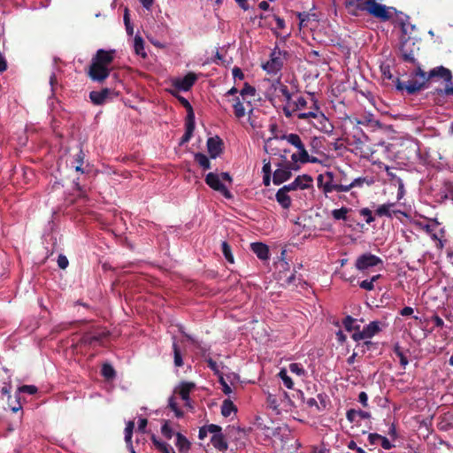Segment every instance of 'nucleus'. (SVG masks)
Instances as JSON below:
<instances>
[{"instance_id":"1","label":"nucleus","mask_w":453,"mask_h":453,"mask_svg":"<svg viewBox=\"0 0 453 453\" xmlns=\"http://www.w3.org/2000/svg\"><path fill=\"white\" fill-rule=\"evenodd\" d=\"M318 187L321 188L323 193L327 194L335 192H348L349 180L342 173H334L327 171L321 173L317 178Z\"/></svg>"},{"instance_id":"2","label":"nucleus","mask_w":453,"mask_h":453,"mask_svg":"<svg viewBox=\"0 0 453 453\" xmlns=\"http://www.w3.org/2000/svg\"><path fill=\"white\" fill-rule=\"evenodd\" d=\"M369 15L377 19L380 22H393L395 15H398V10L394 6H387L374 0L370 8Z\"/></svg>"},{"instance_id":"3","label":"nucleus","mask_w":453,"mask_h":453,"mask_svg":"<svg viewBox=\"0 0 453 453\" xmlns=\"http://www.w3.org/2000/svg\"><path fill=\"white\" fill-rule=\"evenodd\" d=\"M287 55V51H282L276 46L270 54V59L262 65V68L268 74H276L282 69Z\"/></svg>"},{"instance_id":"4","label":"nucleus","mask_w":453,"mask_h":453,"mask_svg":"<svg viewBox=\"0 0 453 453\" xmlns=\"http://www.w3.org/2000/svg\"><path fill=\"white\" fill-rule=\"evenodd\" d=\"M378 265H383V261L380 257L372 254V253H364L360 255L355 263V266L359 271H365L372 267H375Z\"/></svg>"},{"instance_id":"5","label":"nucleus","mask_w":453,"mask_h":453,"mask_svg":"<svg viewBox=\"0 0 453 453\" xmlns=\"http://www.w3.org/2000/svg\"><path fill=\"white\" fill-rule=\"evenodd\" d=\"M205 183L213 190L219 192L226 199H232V193L226 188V187L221 182L219 174L214 173H209L205 176Z\"/></svg>"},{"instance_id":"6","label":"nucleus","mask_w":453,"mask_h":453,"mask_svg":"<svg viewBox=\"0 0 453 453\" xmlns=\"http://www.w3.org/2000/svg\"><path fill=\"white\" fill-rule=\"evenodd\" d=\"M373 1L374 0H346L345 5L350 15L357 17L359 12H365L369 14Z\"/></svg>"},{"instance_id":"7","label":"nucleus","mask_w":453,"mask_h":453,"mask_svg":"<svg viewBox=\"0 0 453 453\" xmlns=\"http://www.w3.org/2000/svg\"><path fill=\"white\" fill-rule=\"evenodd\" d=\"M119 96V93L114 90L104 88L100 91H91L89 93V98L91 102L96 105L104 104L108 99H112Z\"/></svg>"},{"instance_id":"8","label":"nucleus","mask_w":453,"mask_h":453,"mask_svg":"<svg viewBox=\"0 0 453 453\" xmlns=\"http://www.w3.org/2000/svg\"><path fill=\"white\" fill-rule=\"evenodd\" d=\"M110 72L109 67L99 65L92 60L88 70V76L92 81L101 82L109 77Z\"/></svg>"},{"instance_id":"9","label":"nucleus","mask_w":453,"mask_h":453,"mask_svg":"<svg viewBox=\"0 0 453 453\" xmlns=\"http://www.w3.org/2000/svg\"><path fill=\"white\" fill-rule=\"evenodd\" d=\"M424 81H418L417 80L409 81L406 84L402 82L399 78L395 79V87L398 90H406L409 95H414L417 92L426 88Z\"/></svg>"},{"instance_id":"10","label":"nucleus","mask_w":453,"mask_h":453,"mask_svg":"<svg viewBox=\"0 0 453 453\" xmlns=\"http://www.w3.org/2000/svg\"><path fill=\"white\" fill-rule=\"evenodd\" d=\"M197 80V76L194 73H188L181 79L173 81V87L178 90L188 91Z\"/></svg>"},{"instance_id":"11","label":"nucleus","mask_w":453,"mask_h":453,"mask_svg":"<svg viewBox=\"0 0 453 453\" xmlns=\"http://www.w3.org/2000/svg\"><path fill=\"white\" fill-rule=\"evenodd\" d=\"M115 56V50H105L100 49L96 51L92 60L99 65L108 67L113 61Z\"/></svg>"},{"instance_id":"12","label":"nucleus","mask_w":453,"mask_h":453,"mask_svg":"<svg viewBox=\"0 0 453 453\" xmlns=\"http://www.w3.org/2000/svg\"><path fill=\"white\" fill-rule=\"evenodd\" d=\"M392 23L397 25L404 35L411 34V30L415 28V26L410 23V17L401 11H398V15H395Z\"/></svg>"},{"instance_id":"13","label":"nucleus","mask_w":453,"mask_h":453,"mask_svg":"<svg viewBox=\"0 0 453 453\" xmlns=\"http://www.w3.org/2000/svg\"><path fill=\"white\" fill-rule=\"evenodd\" d=\"M435 77L443 79L447 83L446 85L451 83L453 78L450 70L442 65L437 66L428 72L427 78L429 81Z\"/></svg>"},{"instance_id":"14","label":"nucleus","mask_w":453,"mask_h":453,"mask_svg":"<svg viewBox=\"0 0 453 453\" xmlns=\"http://www.w3.org/2000/svg\"><path fill=\"white\" fill-rule=\"evenodd\" d=\"M223 142L219 136L210 137L207 140V149L211 158H216L222 152Z\"/></svg>"},{"instance_id":"15","label":"nucleus","mask_w":453,"mask_h":453,"mask_svg":"<svg viewBox=\"0 0 453 453\" xmlns=\"http://www.w3.org/2000/svg\"><path fill=\"white\" fill-rule=\"evenodd\" d=\"M292 176L290 168L288 165H285L281 168H278L274 171L273 175V182L274 185H280L281 183L289 180Z\"/></svg>"},{"instance_id":"16","label":"nucleus","mask_w":453,"mask_h":453,"mask_svg":"<svg viewBox=\"0 0 453 453\" xmlns=\"http://www.w3.org/2000/svg\"><path fill=\"white\" fill-rule=\"evenodd\" d=\"M85 159V153L81 149L75 154L70 162L71 168L81 173H87L86 167L83 166Z\"/></svg>"},{"instance_id":"17","label":"nucleus","mask_w":453,"mask_h":453,"mask_svg":"<svg viewBox=\"0 0 453 453\" xmlns=\"http://www.w3.org/2000/svg\"><path fill=\"white\" fill-rule=\"evenodd\" d=\"M401 58L404 62H408L413 65L417 64V58H415V54L413 50L410 48L407 41L402 42L400 47Z\"/></svg>"},{"instance_id":"18","label":"nucleus","mask_w":453,"mask_h":453,"mask_svg":"<svg viewBox=\"0 0 453 453\" xmlns=\"http://www.w3.org/2000/svg\"><path fill=\"white\" fill-rule=\"evenodd\" d=\"M250 249L254 254L261 260H267L269 258V248L263 242H253L250 244Z\"/></svg>"},{"instance_id":"19","label":"nucleus","mask_w":453,"mask_h":453,"mask_svg":"<svg viewBox=\"0 0 453 453\" xmlns=\"http://www.w3.org/2000/svg\"><path fill=\"white\" fill-rule=\"evenodd\" d=\"M434 96V102L441 104L444 102L445 96H453V86L446 85L444 88H435L430 92Z\"/></svg>"},{"instance_id":"20","label":"nucleus","mask_w":453,"mask_h":453,"mask_svg":"<svg viewBox=\"0 0 453 453\" xmlns=\"http://www.w3.org/2000/svg\"><path fill=\"white\" fill-rule=\"evenodd\" d=\"M175 446L180 453H188L191 449V442L180 433L175 434Z\"/></svg>"},{"instance_id":"21","label":"nucleus","mask_w":453,"mask_h":453,"mask_svg":"<svg viewBox=\"0 0 453 453\" xmlns=\"http://www.w3.org/2000/svg\"><path fill=\"white\" fill-rule=\"evenodd\" d=\"M185 127L186 130L180 138V145L187 143L191 139L195 130V119H186Z\"/></svg>"},{"instance_id":"22","label":"nucleus","mask_w":453,"mask_h":453,"mask_svg":"<svg viewBox=\"0 0 453 453\" xmlns=\"http://www.w3.org/2000/svg\"><path fill=\"white\" fill-rule=\"evenodd\" d=\"M276 201L283 209H289L291 206L292 200L287 192L280 188L275 195Z\"/></svg>"},{"instance_id":"23","label":"nucleus","mask_w":453,"mask_h":453,"mask_svg":"<svg viewBox=\"0 0 453 453\" xmlns=\"http://www.w3.org/2000/svg\"><path fill=\"white\" fill-rule=\"evenodd\" d=\"M153 445L160 453H173L175 452L172 446L165 441L157 439L154 434L150 438Z\"/></svg>"},{"instance_id":"24","label":"nucleus","mask_w":453,"mask_h":453,"mask_svg":"<svg viewBox=\"0 0 453 453\" xmlns=\"http://www.w3.org/2000/svg\"><path fill=\"white\" fill-rule=\"evenodd\" d=\"M194 388L195 384L193 382L183 381L180 384L178 393L183 401H189V394Z\"/></svg>"},{"instance_id":"25","label":"nucleus","mask_w":453,"mask_h":453,"mask_svg":"<svg viewBox=\"0 0 453 453\" xmlns=\"http://www.w3.org/2000/svg\"><path fill=\"white\" fill-rule=\"evenodd\" d=\"M211 442L214 448L220 451L226 450L228 448V444L222 434H213L211 439Z\"/></svg>"},{"instance_id":"26","label":"nucleus","mask_w":453,"mask_h":453,"mask_svg":"<svg viewBox=\"0 0 453 453\" xmlns=\"http://www.w3.org/2000/svg\"><path fill=\"white\" fill-rule=\"evenodd\" d=\"M357 416L360 417L363 419H365V418H369L371 417V414H370V412H367V411H365L362 410L357 411L354 409H350V410L347 411L346 418L350 423H353L356 421Z\"/></svg>"},{"instance_id":"27","label":"nucleus","mask_w":453,"mask_h":453,"mask_svg":"<svg viewBox=\"0 0 453 453\" xmlns=\"http://www.w3.org/2000/svg\"><path fill=\"white\" fill-rule=\"evenodd\" d=\"M294 181L298 189H306L311 186L313 179L308 174H303L297 176Z\"/></svg>"},{"instance_id":"28","label":"nucleus","mask_w":453,"mask_h":453,"mask_svg":"<svg viewBox=\"0 0 453 453\" xmlns=\"http://www.w3.org/2000/svg\"><path fill=\"white\" fill-rule=\"evenodd\" d=\"M395 203H388L380 205L375 210V214L379 217L392 218V208L395 206Z\"/></svg>"},{"instance_id":"29","label":"nucleus","mask_w":453,"mask_h":453,"mask_svg":"<svg viewBox=\"0 0 453 453\" xmlns=\"http://www.w3.org/2000/svg\"><path fill=\"white\" fill-rule=\"evenodd\" d=\"M233 108L234 115L237 119H241L245 116L246 110L243 106V102L241 101L240 96L233 98Z\"/></svg>"},{"instance_id":"30","label":"nucleus","mask_w":453,"mask_h":453,"mask_svg":"<svg viewBox=\"0 0 453 453\" xmlns=\"http://www.w3.org/2000/svg\"><path fill=\"white\" fill-rule=\"evenodd\" d=\"M134 428V422L128 421L127 423V426L125 428V441L127 442V447L130 449L131 453H135L133 445H132V435Z\"/></svg>"},{"instance_id":"31","label":"nucleus","mask_w":453,"mask_h":453,"mask_svg":"<svg viewBox=\"0 0 453 453\" xmlns=\"http://www.w3.org/2000/svg\"><path fill=\"white\" fill-rule=\"evenodd\" d=\"M134 41V50L135 54L141 56L142 58H146L147 53L144 50L143 39L140 35H136Z\"/></svg>"},{"instance_id":"32","label":"nucleus","mask_w":453,"mask_h":453,"mask_svg":"<svg viewBox=\"0 0 453 453\" xmlns=\"http://www.w3.org/2000/svg\"><path fill=\"white\" fill-rule=\"evenodd\" d=\"M365 331V334L367 338H372L373 335L378 334L380 331V322L379 321H372L366 326L363 328Z\"/></svg>"},{"instance_id":"33","label":"nucleus","mask_w":453,"mask_h":453,"mask_svg":"<svg viewBox=\"0 0 453 453\" xmlns=\"http://www.w3.org/2000/svg\"><path fill=\"white\" fill-rule=\"evenodd\" d=\"M359 125H368L372 127H380L381 124L378 119H373V115L371 113L365 114L362 119L357 122Z\"/></svg>"},{"instance_id":"34","label":"nucleus","mask_w":453,"mask_h":453,"mask_svg":"<svg viewBox=\"0 0 453 453\" xmlns=\"http://www.w3.org/2000/svg\"><path fill=\"white\" fill-rule=\"evenodd\" d=\"M237 408L233 403V402L229 399H226L223 401L221 405V414L224 417H228L232 412H236Z\"/></svg>"},{"instance_id":"35","label":"nucleus","mask_w":453,"mask_h":453,"mask_svg":"<svg viewBox=\"0 0 453 453\" xmlns=\"http://www.w3.org/2000/svg\"><path fill=\"white\" fill-rule=\"evenodd\" d=\"M380 278H381L380 274L373 275L369 280H364L360 282H358V285L361 288L365 289L367 291H372L374 289V282H376Z\"/></svg>"},{"instance_id":"36","label":"nucleus","mask_w":453,"mask_h":453,"mask_svg":"<svg viewBox=\"0 0 453 453\" xmlns=\"http://www.w3.org/2000/svg\"><path fill=\"white\" fill-rule=\"evenodd\" d=\"M281 139L286 140L288 143L295 146L296 149L302 147L303 144L300 136L296 134H283Z\"/></svg>"},{"instance_id":"37","label":"nucleus","mask_w":453,"mask_h":453,"mask_svg":"<svg viewBox=\"0 0 453 453\" xmlns=\"http://www.w3.org/2000/svg\"><path fill=\"white\" fill-rule=\"evenodd\" d=\"M195 161L204 170L211 168V162L206 155L198 152L195 154Z\"/></svg>"},{"instance_id":"38","label":"nucleus","mask_w":453,"mask_h":453,"mask_svg":"<svg viewBox=\"0 0 453 453\" xmlns=\"http://www.w3.org/2000/svg\"><path fill=\"white\" fill-rule=\"evenodd\" d=\"M178 101L181 104V105L187 110V119H195V113L193 111V107L190 104V103L183 96H176Z\"/></svg>"},{"instance_id":"39","label":"nucleus","mask_w":453,"mask_h":453,"mask_svg":"<svg viewBox=\"0 0 453 453\" xmlns=\"http://www.w3.org/2000/svg\"><path fill=\"white\" fill-rule=\"evenodd\" d=\"M173 358H174L175 366L181 367L183 365L182 355H181L180 349L175 341L173 343Z\"/></svg>"},{"instance_id":"40","label":"nucleus","mask_w":453,"mask_h":453,"mask_svg":"<svg viewBox=\"0 0 453 453\" xmlns=\"http://www.w3.org/2000/svg\"><path fill=\"white\" fill-rule=\"evenodd\" d=\"M161 434L167 440L172 439L173 436L175 435L173 428L170 426V421L169 420H164V423H163V425L161 426Z\"/></svg>"},{"instance_id":"41","label":"nucleus","mask_w":453,"mask_h":453,"mask_svg":"<svg viewBox=\"0 0 453 453\" xmlns=\"http://www.w3.org/2000/svg\"><path fill=\"white\" fill-rule=\"evenodd\" d=\"M278 375L282 380L283 384L286 388L289 389L293 388L294 382L292 379L288 375V372L285 368L280 369Z\"/></svg>"},{"instance_id":"42","label":"nucleus","mask_w":453,"mask_h":453,"mask_svg":"<svg viewBox=\"0 0 453 453\" xmlns=\"http://www.w3.org/2000/svg\"><path fill=\"white\" fill-rule=\"evenodd\" d=\"M355 322H356V319H353L351 316H347L342 320V324H343L345 329L349 332L359 330L360 326L359 325L354 326Z\"/></svg>"},{"instance_id":"43","label":"nucleus","mask_w":453,"mask_h":453,"mask_svg":"<svg viewBox=\"0 0 453 453\" xmlns=\"http://www.w3.org/2000/svg\"><path fill=\"white\" fill-rule=\"evenodd\" d=\"M221 250L226 261L233 264L234 261V256L232 254L231 247L226 242H223L221 243Z\"/></svg>"},{"instance_id":"44","label":"nucleus","mask_w":453,"mask_h":453,"mask_svg":"<svg viewBox=\"0 0 453 453\" xmlns=\"http://www.w3.org/2000/svg\"><path fill=\"white\" fill-rule=\"evenodd\" d=\"M394 353L396 355V357H399L400 365L405 368V366L408 365L409 361L407 357L403 354L401 347L398 344H395L394 346Z\"/></svg>"},{"instance_id":"45","label":"nucleus","mask_w":453,"mask_h":453,"mask_svg":"<svg viewBox=\"0 0 453 453\" xmlns=\"http://www.w3.org/2000/svg\"><path fill=\"white\" fill-rule=\"evenodd\" d=\"M365 183H366L367 185H371L372 181L363 177L356 178L352 181L349 182V191L353 188H361Z\"/></svg>"},{"instance_id":"46","label":"nucleus","mask_w":453,"mask_h":453,"mask_svg":"<svg viewBox=\"0 0 453 453\" xmlns=\"http://www.w3.org/2000/svg\"><path fill=\"white\" fill-rule=\"evenodd\" d=\"M349 211V209L346 207H342L341 209H335L332 211V216L334 219L340 220H346L347 219V213Z\"/></svg>"},{"instance_id":"47","label":"nucleus","mask_w":453,"mask_h":453,"mask_svg":"<svg viewBox=\"0 0 453 453\" xmlns=\"http://www.w3.org/2000/svg\"><path fill=\"white\" fill-rule=\"evenodd\" d=\"M169 408L175 413L177 418H182L184 412L178 407L175 398L171 396L168 400Z\"/></svg>"},{"instance_id":"48","label":"nucleus","mask_w":453,"mask_h":453,"mask_svg":"<svg viewBox=\"0 0 453 453\" xmlns=\"http://www.w3.org/2000/svg\"><path fill=\"white\" fill-rule=\"evenodd\" d=\"M96 342H102L105 338L109 336V331L104 329H95L92 331Z\"/></svg>"},{"instance_id":"49","label":"nucleus","mask_w":453,"mask_h":453,"mask_svg":"<svg viewBox=\"0 0 453 453\" xmlns=\"http://www.w3.org/2000/svg\"><path fill=\"white\" fill-rule=\"evenodd\" d=\"M278 83L280 85L279 91L285 97L287 104H292V95L289 92L288 86L280 83V80L278 81Z\"/></svg>"},{"instance_id":"50","label":"nucleus","mask_w":453,"mask_h":453,"mask_svg":"<svg viewBox=\"0 0 453 453\" xmlns=\"http://www.w3.org/2000/svg\"><path fill=\"white\" fill-rule=\"evenodd\" d=\"M102 375L106 379H112L115 376V370L109 364H104L102 367Z\"/></svg>"},{"instance_id":"51","label":"nucleus","mask_w":453,"mask_h":453,"mask_svg":"<svg viewBox=\"0 0 453 453\" xmlns=\"http://www.w3.org/2000/svg\"><path fill=\"white\" fill-rule=\"evenodd\" d=\"M417 66L416 70L412 73V75L415 76V77H419L422 79V81H424L425 83H426L429 79L427 78V74L428 73H426L420 66L419 63L417 62V64L415 65Z\"/></svg>"},{"instance_id":"52","label":"nucleus","mask_w":453,"mask_h":453,"mask_svg":"<svg viewBox=\"0 0 453 453\" xmlns=\"http://www.w3.org/2000/svg\"><path fill=\"white\" fill-rule=\"evenodd\" d=\"M288 369L292 373H296L298 376H303L305 374V370L303 365L298 363H291L288 365Z\"/></svg>"},{"instance_id":"53","label":"nucleus","mask_w":453,"mask_h":453,"mask_svg":"<svg viewBox=\"0 0 453 453\" xmlns=\"http://www.w3.org/2000/svg\"><path fill=\"white\" fill-rule=\"evenodd\" d=\"M255 93H256L255 88L250 86L248 83H245L243 88L240 91V96H242V98L244 99V97L246 96H254Z\"/></svg>"},{"instance_id":"54","label":"nucleus","mask_w":453,"mask_h":453,"mask_svg":"<svg viewBox=\"0 0 453 453\" xmlns=\"http://www.w3.org/2000/svg\"><path fill=\"white\" fill-rule=\"evenodd\" d=\"M361 216L365 218V222L367 224H371L375 220V218L372 216V212L369 208H363L359 211Z\"/></svg>"},{"instance_id":"55","label":"nucleus","mask_w":453,"mask_h":453,"mask_svg":"<svg viewBox=\"0 0 453 453\" xmlns=\"http://www.w3.org/2000/svg\"><path fill=\"white\" fill-rule=\"evenodd\" d=\"M37 388L34 385H23L19 388L18 393H26L28 395H34L37 392Z\"/></svg>"},{"instance_id":"56","label":"nucleus","mask_w":453,"mask_h":453,"mask_svg":"<svg viewBox=\"0 0 453 453\" xmlns=\"http://www.w3.org/2000/svg\"><path fill=\"white\" fill-rule=\"evenodd\" d=\"M292 106L294 111H298L304 108L307 105V101L304 97L300 96L297 100H292Z\"/></svg>"},{"instance_id":"57","label":"nucleus","mask_w":453,"mask_h":453,"mask_svg":"<svg viewBox=\"0 0 453 453\" xmlns=\"http://www.w3.org/2000/svg\"><path fill=\"white\" fill-rule=\"evenodd\" d=\"M299 150L298 156H299V162L302 164L308 163L309 160V154L304 147V144L302 145V147L297 148Z\"/></svg>"},{"instance_id":"58","label":"nucleus","mask_w":453,"mask_h":453,"mask_svg":"<svg viewBox=\"0 0 453 453\" xmlns=\"http://www.w3.org/2000/svg\"><path fill=\"white\" fill-rule=\"evenodd\" d=\"M319 107L314 104V111H310L308 112H302L297 115V118L300 119H307L310 118H317L318 114L315 111H318Z\"/></svg>"},{"instance_id":"59","label":"nucleus","mask_w":453,"mask_h":453,"mask_svg":"<svg viewBox=\"0 0 453 453\" xmlns=\"http://www.w3.org/2000/svg\"><path fill=\"white\" fill-rule=\"evenodd\" d=\"M81 342L84 344H88V345H92L93 343H95L96 340L94 339L93 332L88 331V332L84 333L81 337Z\"/></svg>"},{"instance_id":"60","label":"nucleus","mask_w":453,"mask_h":453,"mask_svg":"<svg viewBox=\"0 0 453 453\" xmlns=\"http://www.w3.org/2000/svg\"><path fill=\"white\" fill-rule=\"evenodd\" d=\"M124 23H125L127 34L128 35H132L133 32H134V29H133V27L130 24L129 14H128V10L127 9H126V11H125Z\"/></svg>"},{"instance_id":"61","label":"nucleus","mask_w":453,"mask_h":453,"mask_svg":"<svg viewBox=\"0 0 453 453\" xmlns=\"http://www.w3.org/2000/svg\"><path fill=\"white\" fill-rule=\"evenodd\" d=\"M358 346H361L363 348V352H365V350H373L377 349V343L372 342L371 341H365L362 344H359Z\"/></svg>"},{"instance_id":"62","label":"nucleus","mask_w":453,"mask_h":453,"mask_svg":"<svg viewBox=\"0 0 453 453\" xmlns=\"http://www.w3.org/2000/svg\"><path fill=\"white\" fill-rule=\"evenodd\" d=\"M68 264H69V262L65 256H64V255L58 256V265L59 266V268L65 269L68 266Z\"/></svg>"},{"instance_id":"63","label":"nucleus","mask_w":453,"mask_h":453,"mask_svg":"<svg viewBox=\"0 0 453 453\" xmlns=\"http://www.w3.org/2000/svg\"><path fill=\"white\" fill-rule=\"evenodd\" d=\"M381 435L379 434H370L368 436V441L371 445H376L380 441Z\"/></svg>"},{"instance_id":"64","label":"nucleus","mask_w":453,"mask_h":453,"mask_svg":"<svg viewBox=\"0 0 453 453\" xmlns=\"http://www.w3.org/2000/svg\"><path fill=\"white\" fill-rule=\"evenodd\" d=\"M348 449L356 450L357 453H366L365 449L361 447H358L354 441H349L347 444Z\"/></svg>"}]
</instances>
